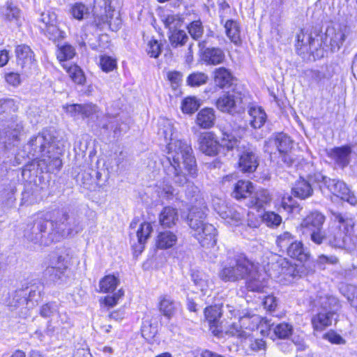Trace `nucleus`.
<instances>
[{
	"instance_id": "f257e3e1",
	"label": "nucleus",
	"mask_w": 357,
	"mask_h": 357,
	"mask_svg": "<svg viewBox=\"0 0 357 357\" xmlns=\"http://www.w3.org/2000/svg\"><path fill=\"white\" fill-rule=\"evenodd\" d=\"M259 265L244 256H236L228 259L222 264L218 276L222 281L235 282L246 280V287L249 291L261 292L266 286L264 274L259 272Z\"/></svg>"
},
{
	"instance_id": "f03ea898",
	"label": "nucleus",
	"mask_w": 357,
	"mask_h": 357,
	"mask_svg": "<svg viewBox=\"0 0 357 357\" xmlns=\"http://www.w3.org/2000/svg\"><path fill=\"white\" fill-rule=\"evenodd\" d=\"M167 150L168 164L165 171L176 184L183 186L188 181L187 176H195L197 172L192 149L185 142L175 140L168 144Z\"/></svg>"
},
{
	"instance_id": "7ed1b4c3",
	"label": "nucleus",
	"mask_w": 357,
	"mask_h": 357,
	"mask_svg": "<svg viewBox=\"0 0 357 357\" xmlns=\"http://www.w3.org/2000/svg\"><path fill=\"white\" fill-rule=\"evenodd\" d=\"M205 206H192L187 222L192 236L204 248H211L216 244L217 231L215 227L205 222L206 217Z\"/></svg>"
},
{
	"instance_id": "20e7f679",
	"label": "nucleus",
	"mask_w": 357,
	"mask_h": 357,
	"mask_svg": "<svg viewBox=\"0 0 357 357\" xmlns=\"http://www.w3.org/2000/svg\"><path fill=\"white\" fill-rule=\"evenodd\" d=\"M332 215L335 225L327 229V243L335 248H344L354 231L355 221L347 213L332 212Z\"/></svg>"
},
{
	"instance_id": "39448f33",
	"label": "nucleus",
	"mask_w": 357,
	"mask_h": 357,
	"mask_svg": "<svg viewBox=\"0 0 357 357\" xmlns=\"http://www.w3.org/2000/svg\"><path fill=\"white\" fill-rule=\"evenodd\" d=\"M198 142L199 150L211 156L217 155L220 147L231 151L236 146H243V144L241 143V138L236 137L225 130H221V137L219 140L213 132H205L199 135Z\"/></svg>"
},
{
	"instance_id": "423d86ee",
	"label": "nucleus",
	"mask_w": 357,
	"mask_h": 357,
	"mask_svg": "<svg viewBox=\"0 0 357 357\" xmlns=\"http://www.w3.org/2000/svg\"><path fill=\"white\" fill-rule=\"evenodd\" d=\"M52 212V230L55 236L52 241H57L61 237L75 235L82 231L83 227L80 220L75 216H70L66 210L56 209Z\"/></svg>"
},
{
	"instance_id": "0eeeda50",
	"label": "nucleus",
	"mask_w": 357,
	"mask_h": 357,
	"mask_svg": "<svg viewBox=\"0 0 357 357\" xmlns=\"http://www.w3.org/2000/svg\"><path fill=\"white\" fill-rule=\"evenodd\" d=\"M52 220H53L52 211L38 213L33 225L25 231L24 236L28 241L35 244L48 245L52 241V238L55 236L54 232L52 231L50 235L53 236L50 238V241L45 238L48 222L49 221L52 222Z\"/></svg>"
},
{
	"instance_id": "6e6552de",
	"label": "nucleus",
	"mask_w": 357,
	"mask_h": 357,
	"mask_svg": "<svg viewBox=\"0 0 357 357\" xmlns=\"http://www.w3.org/2000/svg\"><path fill=\"white\" fill-rule=\"evenodd\" d=\"M45 263L44 275L52 281L60 279L69 264L67 255L64 256L57 252L50 254Z\"/></svg>"
},
{
	"instance_id": "1a4fd4ad",
	"label": "nucleus",
	"mask_w": 357,
	"mask_h": 357,
	"mask_svg": "<svg viewBox=\"0 0 357 357\" xmlns=\"http://www.w3.org/2000/svg\"><path fill=\"white\" fill-rule=\"evenodd\" d=\"M215 105L221 112L231 114L241 113L245 109L241 94L236 91L223 93L217 99Z\"/></svg>"
},
{
	"instance_id": "9d476101",
	"label": "nucleus",
	"mask_w": 357,
	"mask_h": 357,
	"mask_svg": "<svg viewBox=\"0 0 357 357\" xmlns=\"http://www.w3.org/2000/svg\"><path fill=\"white\" fill-rule=\"evenodd\" d=\"M242 146H236L234 149L241 151L239 155L238 165L241 169L245 172H253L259 165L258 157L256 155L255 150L248 143L241 139Z\"/></svg>"
},
{
	"instance_id": "9b49d317",
	"label": "nucleus",
	"mask_w": 357,
	"mask_h": 357,
	"mask_svg": "<svg viewBox=\"0 0 357 357\" xmlns=\"http://www.w3.org/2000/svg\"><path fill=\"white\" fill-rule=\"evenodd\" d=\"M348 33L346 26H328L325 32L324 43L331 47L332 52L337 51L345 41Z\"/></svg>"
},
{
	"instance_id": "f8f14e48",
	"label": "nucleus",
	"mask_w": 357,
	"mask_h": 357,
	"mask_svg": "<svg viewBox=\"0 0 357 357\" xmlns=\"http://www.w3.org/2000/svg\"><path fill=\"white\" fill-rule=\"evenodd\" d=\"M316 181L321 183L320 189L322 192L325 190L337 197L345 196L348 192V187L346 183L340 180L331 178L321 174L316 175Z\"/></svg>"
},
{
	"instance_id": "ddd939ff",
	"label": "nucleus",
	"mask_w": 357,
	"mask_h": 357,
	"mask_svg": "<svg viewBox=\"0 0 357 357\" xmlns=\"http://www.w3.org/2000/svg\"><path fill=\"white\" fill-rule=\"evenodd\" d=\"M292 144L293 141L287 134L283 132L276 133L266 142V151H269L271 153V148L275 147L280 154L287 153L290 152Z\"/></svg>"
},
{
	"instance_id": "4468645a",
	"label": "nucleus",
	"mask_w": 357,
	"mask_h": 357,
	"mask_svg": "<svg viewBox=\"0 0 357 357\" xmlns=\"http://www.w3.org/2000/svg\"><path fill=\"white\" fill-rule=\"evenodd\" d=\"M221 308V306L214 305L206 307L204 310V314L208 321L210 329L215 335H218L224 331L223 322L220 321L219 319L225 310Z\"/></svg>"
},
{
	"instance_id": "2eb2a0df",
	"label": "nucleus",
	"mask_w": 357,
	"mask_h": 357,
	"mask_svg": "<svg viewBox=\"0 0 357 357\" xmlns=\"http://www.w3.org/2000/svg\"><path fill=\"white\" fill-rule=\"evenodd\" d=\"M325 220L326 217L321 212L317 211L310 212L301 223L302 234H305L312 230L323 228Z\"/></svg>"
},
{
	"instance_id": "dca6fc26",
	"label": "nucleus",
	"mask_w": 357,
	"mask_h": 357,
	"mask_svg": "<svg viewBox=\"0 0 357 357\" xmlns=\"http://www.w3.org/2000/svg\"><path fill=\"white\" fill-rule=\"evenodd\" d=\"M158 301L159 312L167 319H172L177 311L178 303L167 294L160 295Z\"/></svg>"
},
{
	"instance_id": "f3484780",
	"label": "nucleus",
	"mask_w": 357,
	"mask_h": 357,
	"mask_svg": "<svg viewBox=\"0 0 357 357\" xmlns=\"http://www.w3.org/2000/svg\"><path fill=\"white\" fill-rule=\"evenodd\" d=\"M314 305L320 307L321 311H332L336 313L340 305L337 298L327 294L320 293L314 301Z\"/></svg>"
},
{
	"instance_id": "a211bd4d",
	"label": "nucleus",
	"mask_w": 357,
	"mask_h": 357,
	"mask_svg": "<svg viewBox=\"0 0 357 357\" xmlns=\"http://www.w3.org/2000/svg\"><path fill=\"white\" fill-rule=\"evenodd\" d=\"M351 153V147L347 145L331 149L328 152V155L334 160L340 167L344 168L347 166L350 162Z\"/></svg>"
},
{
	"instance_id": "6ab92c4d",
	"label": "nucleus",
	"mask_w": 357,
	"mask_h": 357,
	"mask_svg": "<svg viewBox=\"0 0 357 357\" xmlns=\"http://www.w3.org/2000/svg\"><path fill=\"white\" fill-rule=\"evenodd\" d=\"M335 312L332 311H321L312 317L311 322L315 331H323L330 326L334 319Z\"/></svg>"
},
{
	"instance_id": "aec40b11",
	"label": "nucleus",
	"mask_w": 357,
	"mask_h": 357,
	"mask_svg": "<svg viewBox=\"0 0 357 357\" xmlns=\"http://www.w3.org/2000/svg\"><path fill=\"white\" fill-rule=\"evenodd\" d=\"M316 40L311 33L301 29L296 35V47L297 49L303 50V52H312L315 49Z\"/></svg>"
},
{
	"instance_id": "412c9836",
	"label": "nucleus",
	"mask_w": 357,
	"mask_h": 357,
	"mask_svg": "<svg viewBox=\"0 0 357 357\" xmlns=\"http://www.w3.org/2000/svg\"><path fill=\"white\" fill-rule=\"evenodd\" d=\"M52 141V137L47 132H42L37 136L33 137L29 142L28 146L33 151V155L45 151L46 146Z\"/></svg>"
},
{
	"instance_id": "4be33fe9",
	"label": "nucleus",
	"mask_w": 357,
	"mask_h": 357,
	"mask_svg": "<svg viewBox=\"0 0 357 357\" xmlns=\"http://www.w3.org/2000/svg\"><path fill=\"white\" fill-rule=\"evenodd\" d=\"M215 120V112L212 108H204L197 115L196 123L203 129L211 128L213 126Z\"/></svg>"
},
{
	"instance_id": "5701e85b",
	"label": "nucleus",
	"mask_w": 357,
	"mask_h": 357,
	"mask_svg": "<svg viewBox=\"0 0 357 357\" xmlns=\"http://www.w3.org/2000/svg\"><path fill=\"white\" fill-rule=\"evenodd\" d=\"M162 21L168 32H174L181 29L184 18L179 13H169L162 16Z\"/></svg>"
},
{
	"instance_id": "b1692460",
	"label": "nucleus",
	"mask_w": 357,
	"mask_h": 357,
	"mask_svg": "<svg viewBox=\"0 0 357 357\" xmlns=\"http://www.w3.org/2000/svg\"><path fill=\"white\" fill-rule=\"evenodd\" d=\"M292 192L295 197L305 199L312 195L313 189L307 181L300 178L292 188Z\"/></svg>"
},
{
	"instance_id": "393cba45",
	"label": "nucleus",
	"mask_w": 357,
	"mask_h": 357,
	"mask_svg": "<svg viewBox=\"0 0 357 357\" xmlns=\"http://www.w3.org/2000/svg\"><path fill=\"white\" fill-rule=\"evenodd\" d=\"M178 219L177 210L170 206L165 207L159 215V222L164 227H173L176 225Z\"/></svg>"
},
{
	"instance_id": "a878e982",
	"label": "nucleus",
	"mask_w": 357,
	"mask_h": 357,
	"mask_svg": "<svg viewBox=\"0 0 357 357\" xmlns=\"http://www.w3.org/2000/svg\"><path fill=\"white\" fill-rule=\"evenodd\" d=\"M225 59L224 52L218 47H207L203 52V60L208 64L218 65Z\"/></svg>"
},
{
	"instance_id": "bb28decb",
	"label": "nucleus",
	"mask_w": 357,
	"mask_h": 357,
	"mask_svg": "<svg viewBox=\"0 0 357 357\" xmlns=\"http://www.w3.org/2000/svg\"><path fill=\"white\" fill-rule=\"evenodd\" d=\"M253 190L254 186L251 182L241 180L236 183L232 195L237 199L250 198Z\"/></svg>"
},
{
	"instance_id": "cd10ccee",
	"label": "nucleus",
	"mask_w": 357,
	"mask_h": 357,
	"mask_svg": "<svg viewBox=\"0 0 357 357\" xmlns=\"http://www.w3.org/2000/svg\"><path fill=\"white\" fill-rule=\"evenodd\" d=\"M271 200V195L266 190H260L251 195L248 205L250 207H255L256 208H261L268 204Z\"/></svg>"
},
{
	"instance_id": "c85d7f7f",
	"label": "nucleus",
	"mask_w": 357,
	"mask_h": 357,
	"mask_svg": "<svg viewBox=\"0 0 357 357\" xmlns=\"http://www.w3.org/2000/svg\"><path fill=\"white\" fill-rule=\"evenodd\" d=\"M23 130V125L21 121L13 122L8 126L4 131L5 139L3 142L8 144H12L15 142L19 140V137Z\"/></svg>"
},
{
	"instance_id": "c756f323",
	"label": "nucleus",
	"mask_w": 357,
	"mask_h": 357,
	"mask_svg": "<svg viewBox=\"0 0 357 357\" xmlns=\"http://www.w3.org/2000/svg\"><path fill=\"white\" fill-rule=\"evenodd\" d=\"M177 240V236L172 231H162L159 233L157 236L156 245L160 249H168L173 247Z\"/></svg>"
},
{
	"instance_id": "7c9ffc66",
	"label": "nucleus",
	"mask_w": 357,
	"mask_h": 357,
	"mask_svg": "<svg viewBox=\"0 0 357 357\" xmlns=\"http://www.w3.org/2000/svg\"><path fill=\"white\" fill-rule=\"evenodd\" d=\"M233 77L231 72L223 67L216 68L214 71V82L220 88L231 84Z\"/></svg>"
},
{
	"instance_id": "2f4dec72",
	"label": "nucleus",
	"mask_w": 357,
	"mask_h": 357,
	"mask_svg": "<svg viewBox=\"0 0 357 357\" xmlns=\"http://www.w3.org/2000/svg\"><path fill=\"white\" fill-rule=\"evenodd\" d=\"M287 255L300 261H305L309 257V254L305 252L303 244L301 241H295L286 250Z\"/></svg>"
},
{
	"instance_id": "473e14b6",
	"label": "nucleus",
	"mask_w": 357,
	"mask_h": 357,
	"mask_svg": "<svg viewBox=\"0 0 357 357\" xmlns=\"http://www.w3.org/2000/svg\"><path fill=\"white\" fill-rule=\"evenodd\" d=\"M250 124L257 129L261 128L266 122V114L261 107H251L249 109Z\"/></svg>"
},
{
	"instance_id": "72a5a7b5",
	"label": "nucleus",
	"mask_w": 357,
	"mask_h": 357,
	"mask_svg": "<svg viewBox=\"0 0 357 357\" xmlns=\"http://www.w3.org/2000/svg\"><path fill=\"white\" fill-rule=\"evenodd\" d=\"M192 279L197 287L203 296L209 295L211 287L209 284L208 277L204 273H192Z\"/></svg>"
},
{
	"instance_id": "f704fd0d",
	"label": "nucleus",
	"mask_w": 357,
	"mask_h": 357,
	"mask_svg": "<svg viewBox=\"0 0 357 357\" xmlns=\"http://www.w3.org/2000/svg\"><path fill=\"white\" fill-rule=\"evenodd\" d=\"M15 54L18 63L22 66L31 63L33 60V52L28 45H17L15 48Z\"/></svg>"
},
{
	"instance_id": "c9c22d12",
	"label": "nucleus",
	"mask_w": 357,
	"mask_h": 357,
	"mask_svg": "<svg viewBox=\"0 0 357 357\" xmlns=\"http://www.w3.org/2000/svg\"><path fill=\"white\" fill-rule=\"evenodd\" d=\"M66 111L72 115L82 114L85 117L89 116L95 112V106L91 104H73L66 107Z\"/></svg>"
},
{
	"instance_id": "e433bc0d",
	"label": "nucleus",
	"mask_w": 357,
	"mask_h": 357,
	"mask_svg": "<svg viewBox=\"0 0 357 357\" xmlns=\"http://www.w3.org/2000/svg\"><path fill=\"white\" fill-rule=\"evenodd\" d=\"M63 67L75 83L78 84H83L84 83V75L78 66L72 63H65L63 65Z\"/></svg>"
},
{
	"instance_id": "4c0bfd02",
	"label": "nucleus",
	"mask_w": 357,
	"mask_h": 357,
	"mask_svg": "<svg viewBox=\"0 0 357 357\" xmlns=\"http://www.w3.org/2000/svg\"><path fill=\"white\" fill-rule=\"evenodd\" d=\"M167 36L169 43L174 48L184 46L189 40L188 34L182 29L174 32H167Z\"/></svg>"
},
{
	"instance_id": "58836bf2",
	"label": "nucleus",
	"mask_w": 357,
	"mask_h": 357,
	"mask_svg": "<svg viewBox=\"0 0 357 357\" xmlns=\"http://www.w3.org/2000/svg\"><path fill=\"white\" fill-rule=\"evenodd\" d=\"M225 32L227 37L235 44L241 42L240 27L238 23L232 20H227L225 24Z\"/></svg>"
},
{
	"instance_id": "ea45409f",
	"label": "nucleus",
	"mask_w": 357,
	"mask_h": 357,
	"mask_svg": "<svg viewBox=\"0 0 357 357\" xmlns=\"http://www.w3.org/2000/svg\"><path fill=\"white\" fill-rule=\"evenodd\" d=\"M273 335L278 339H287L293 333V326L289 323L282 322L274 326L272 325Z\"/></svg>"
},
{
	"instance_id": "a19ab883",
	"label": "nucleus",
	"mask_w": 357,
	"mask_h": 357,
	"mask_svg": "<svg viewBox=\"0 0 357 357\" xmlns=\"http://www.w3.org/2000/svg\"><path fill=\"white\" fill-rule=\"evenodd\" d=\"M75 55V48L70 44L57 45L56 58L60 62L73 59Z\"/></svg>"
},
{
	"instance_id": "79ce46f5",
	"label": "nucleus",
	"mask_w": 357,
	"mask_h": 357,
	"mask_svg": "<svg viewBox=\"0 0 357 357\" xmlns=\"http://www.w3.org/2000/svg\"><path fill=\"white\" fill-rule=\"evenodd\" d=\"M222 218L231 225L238 226L242 223L243 215L234 208H228L220 213Z\"/></svg>"
},
{
	"instance_id": "37998d69",
	"label": "nucleus",
	"mask_w": 357,
	"mask_h": 357,
	"mask_svg": "<svg viewBox=\"0 0 357 357\" xmlns=\"http://www.w3.org/2000/svg\"><path fill=\"white\" fill-rule=\"evenodd\" d=\"M174 133V128L173 123L169 119H162L159 122V130L158 135L162 136L165 140L169 139L172 142L173 141V135Z\"/></svg>"
},
{
	"instance_id": "c03bdc74",
	"label": "nucleus",
	"mask_w": 357,
	"mask_h": 357,
	"mask_svg": "<svg viewBox=\"0 0 357 357\" xmlns=\"http://www.w3.org/2000/svg\"><path fill=\"white\" fill-rule=\"evenodd\" d=\"M70 13L73 18L82 20L89 15V8L82 3H75L71 6Z\"/></svg>"
},
{
	"instance_id": "a18cd8bd",
	"label": "nucleus",
	"mask_w": 357,
	"mask_h": 357,
	"mask_svg": "<svg viewBox=\"0 0 357 357\" xmlns=\"http://www.w3.org/2000/svg\"><path fill=\"white\" fill-rule=\"evenodd\" d=\"M1 14L8 20H17L20 10L13 2L7 1L6 5L1 8Z\"/></svg>"
},
{
	"instance_id": "49530a36",
	"label": "nucleus",
	"mask_w": 357,
	"mask_h": 357,
	"mask_svg": "<svg viewBox=\"0 0 357 357\" xmlns=\"http://www.w3.org/2000/svg\"><path fill=\"white\" fill-rule=\"evenodd\" d=\"M190 36L195 40H199L204 34V26L200 20H195L187 26Z\"/></svg>"
},
{
	"instance_id": "de8ad7c7",
	"label": "nucleus",
	"mask_w": 357,
	"mask_h": 357,
	"mask_svg": "<svg viewBox=\"0 0 357 357\" xmlns=\"http://www.w3.org/2000/svg\"><path fill=\"white\" fill-rule=\"evenodd\" d=\"M208 76L204 73L195 72L188 75L187 77L188 85L197 87L206 84L208 81Z\"/></svg>"
},
{
	"instance_id": "09e8293b",
	"label": "nucleus",
	"mask_w": 357,
	"mask_h": 357,
	"mask_svg": "<svg viewBox=\"0 0 357 357\" xmlns=\"http://www.w3.org/2000/svg\"><path fill=\"white\" fill-rule=\"evenodd\" d=\"M119 280L114 275H108L102 278L100 282V288L102 292H109L114 291L116 287Z\"/></svg>"
},
{
	"instance_id": "8fccbe9b",
	"label": "nucleus",
	"mask_w": 357,
	"mask_h": 357,
	"mask_svg": "<svg viewBox=\"0 0 357 357\" xmlns=\"http://www.w3.org/2000/svg\"><path fill=\"white\" fill-rule=\"evenodd\" d=\"M304 235L309 236L311 241L316 245H320L324 242L327 243V231L323 230V228L312 230Z\"/></svg>"
},
{
	"instance_id": "3c124183",
	"label": "nucleus",
	"mask_w": 357,
	"mask_h": 357,
	"mask_svg": "<svg viewBox=\"0 0 357 357\" xmlns=\"http://www.w3.org/2000/svg\"><path fill=\"white\" fill-rule=\"evenodd\" d=\"M200 106L199 101L195 97H188L183 100L181 109L184 113L192 114Z\"/></svg>"
},
{
	"instance_id": "603ef678",
	"label": "nucleus",
	"mask_w": 357,
	"mask_h": 357,
	"mask_svg": "<svg viewBox=\"0 0 357 357\" xmlns=\"http://www.w3.org/2000/svg\"><path fill=\"white\" fill-rule=\"evenodd\" d=\"M152 231L153 228L150 223L143 222L141 224L140 227L137 231V236L139 244L143 245L145 243Z\"/></svg>"
},
{
	"instance_id": "864d4df0",
	"label": "nucleus",
	"mask_w": 357,
	"mask_h": 357,
	"mask_svg": "<svg viewBox=\"0 0 357 357\" xmlns=\"http://www.w3.org/2000/svg\"><path fill=\"white\" fill-rule=\"evenodd\" d=\"M46 28V36L49 38L50 40L53 41H56L61 39H63L66 37V33L59 29V28L51 24L48 25Z\"/></svg>"
},
{
	"instance_id": "5fc2aeb1",
	"label": "nucleus",
	"mask_w": 357,
	"mask_h": 357,
	"mask_svg": "<svg viewBox=\"0 0 357 357\" xmlns=\"http://www.w3.org/2000/svg\"><path fill=\"white\" fill-rule=\"evenodd\" d=\"M294 236L288 231H285L278 236L277 244L280 250L286 251L289 245L294 242Z\"/></svg>"
},
{
	"instance_id": "6e6d98bb",
	"label": "nucleus",
	"mask_w": 357,
	"mask_h": 357,
	"mask_svg": "<svg viewBox=\"0 0 357 357\" xmlns=\"http://www.w3.org/2000/svg\"><path fill=\"white\" fill-rule=\"evenodd\" d=\"M339 262L338 258L335 255H321L318 257L316 264L317 266L322 270L326 268V264L334 265Z\"/></svg>"
},
{
	"instance_id": "4d7b16f0",
	"label": "nucleus",
	"mask_w": 357,
	"mask_h": 357,
	"mask_svg": "<svg viewBox=\"0 0 357 357\" xmlns=\"http://www.w3.org/2000/svg\"><path fill=\"white\" fill-rule=\"evenodd\" d=\"M263 220L268 227H278L282 222V218L274 212H266Z\"/></svg>"
},
{
	"instance_id": "13d9d810",
	"label": "nucleus",
	"mask_w": 357,
	"mask_h": 357,
	"mask_svg": "<svg viewBox=\"0 0 357 357\" xmlns=\"http://www.w3.org/2000/svg\"><path fill=\"white\" fill-rule=\"evenodd\" d=\"M58 305L55 302H51L43 305L40 310V314L43 317H50L55 312H58Z\"/></svg>"
},
{
	"instance_id": "bf43d9fd",
	"label": "nucleus",
	"mask_w": 357,
	"mask_h": 357,
	"mask_svg": "<svg viewBox=\"0 0 357 357\" xmlns=\"http://www.w3.org/2000/svg\"><path fill=\"white\" fill-rule=\"evenodd\" d=\"M100 65L105 72H110L116 66V60L108 56H102L100 59Z\"/></svg>"
},
{
	"instance_id": "052dcab7",
	"label": "nucleus",
	"mask_w": 357,
	"mask_h": 357,
	"mask_svg": "<svg viewBox=\"0 0 357 357\" xmlns=\"http://www.w3.org/2000/svg\"><path fill=\"white\" fill-rule=\"evenodd\" d=\"M147 52L151 57L157 58L161 53V44L155 39L151 40L148 43Z\"/></svg>"
},
{
	"instance_id": "680f3d73",
	"label": "nucleus",
	"mask_w": 357,
	"mask_h": 357,
	"mask_svg": "<svg viewBox=\"0 0 357 357\" xmlns=\"http://www.w3.org/2000/svg\"><path fill=\"white\" fill-rule=\"evenodd\" d=\"M222 333L230 334L232 336L242 337L244 336V332L242 330V326L238 324L232 323L229 327L224 324V331Z\"/></svg>"
},
{
	"instance_id": "e2e57ef3",
	"label": "nucleus",
	"mask_w": 357,
	"mask_h": 357,
	"mask_svg": "<svg viewBox=\"0 0 357 357\" xmlns=\"http://www.w3.org/2000/svg\"><path fill=\"white\" fill-rule=\"evenodd\" d=\"M174 189L172 185L163 184L158 187V194L160 197L171 199L174 196Z\"/></svg>"
},
{
	"instance_id": "0e129e2a",
	"label": "nucleus",
	"mask_w": 357,
	"mask_h": 357,
	"mask_svg": "<svg viewBox=\"0 0 357 357\" xmlns=\"http://www.w3.org/2000/svg\"><path fill=\"white\" fill-rule=\"evenodd\" d=\"M15 109L16 105L13 99H0V114L10 112Z\"/></svg>"
},
{
	"instance_id": "69168bd1",
	"label": "nucleus",
	"mask_w": 357,
	"mask_h": 357,
	"mask_svg": "<svg viewBox=\"0 0 357 357\" xmlns=\"http://www.w3.org/2000/svg\"><path fill=\"white\" fill-rule=\"evenodd\" d=\"M167 78L171 82L172 86L175 89L181 84L183 75L180 72L172 71L167 73Z\"/></svg>"
},
{
	"instance_id": "338daca9",
	"label": "nucleus",
	"mask_w": 357,
	"mask_h": 357,
	"mask_svg": "<svg viewBox=\"0 0 357 357\" xmlns=\"http://www.w3.org/2000/svg\"><path fill=\"white\" fill-rule=\"evenodd\" d=\"M124 292L122 289L118 291L112 296H107L104 299L105 305L113 307L118 303L119 300L123 296Z\"/></svg>"
},
{
	"instance_id": "774afa93",
	"label": "nucleus",
	"mask_w": 357,
	"mask_h": 357,
	"mask_svg": "<svg viewBox=\"0 0 357 357\" xmlns=\"http://www.w3.org/2000/svg\"><path fill=\"white\" fill-rule=\"evenodd\" d=\"M141 331L142 336L147 340L154 337L157 333V330L155 327L153 328L150 324H143Z\"/></svg>"
}]
</instances>
